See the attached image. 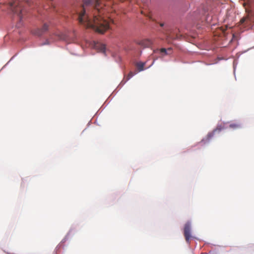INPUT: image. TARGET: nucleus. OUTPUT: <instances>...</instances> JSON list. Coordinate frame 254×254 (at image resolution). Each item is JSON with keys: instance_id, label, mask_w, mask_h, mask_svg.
<instances>
[{"instance_id": "obj_1", "label": "nucleus", "mask_w": 254, "mask_h": 254, "mask_svg": "<svg viewBox=\"0 0 254 254\" xmlns=\"http://www.w3.org/2000/svg\"><path fill=\"white\" fill-rule=\"evenodd\" d=\"M99 0H83V4L76 9V13L80 24L103 33L109 28V23L101 16L104 10Z\"/></svg>"}, {"instance_id": "obj_2", "label": "nucleus", "mask_w": 254, "mask_h": 254, "mask_svg": "<svg viewBox=\"0 0 254 254\" xmlns=\"http://www.w3.org/2000/svg\"><path fill=\"white\" fill-rule=\"evenodd\" d=\"M23 2L30 4V0H15L8 4V8L13 13L16 14L20 19H22L23 13L25 12L23 8Z\"/></svg>"}, {"instance_id": "obj_3", "label": "nucleus", "mask_w": 254, "mask_h": 254, "mask_svg": "<svg viewBox=\"0 0 254 254\" xmlns=\"http://www.w3.org/2000/svg\"><path fill=\"white\" fill-rule=\"evenodd\" d=\"M184 235L185 240L188 243H190V240L192 238L191 235V226L190 223H187L184 227Z\"/></svg>"}, {"instance_id": "obj_4", "label": "nucleus", "mask_w": 254, "mask_h": 254, "mask_svg": "<svg viewBox=\"0 0 254 254\" xmlns=\"http://www.w3.org/2000/svg\"><path fill=\"white\" fill-rule=\"evenodd\" d=\"M48 26L47 24H44L42 28H38L34 30L32 32L33 34L35 35L40 36L44 34L45 32H46L48 30Z\"/></svg>"}, {"instance_id": "obj_5", "label": "nucleus", "mask_w": 254, "mask_h": 254, "mask_svg": "<svg viewBox=\"0 0 254 254\" xmlns=\"http://www.w3.org/2000/svg\"><path fill=\"white\" fill-rule=\"evenodd\" d=\"M152 42L149 39H144L138 43V45L144 47H149L152 45Z\"/></svg>"}, {"instance_id": "obj_6", "label": "nucleus", "mask_w": 254, "mask_h": 254, "mask_svg": "<svg viewBox=\"0 0 254 254\" xmlns=\"http://www.w3.org/2000/svg\"><path fill=\"white\" fill-rule=\"evenodd\" d=\"M160 53H162L164 55H167L170 54L172 52V49L171 48H168L167 49L165 48H161L160 49Z\"/></svg>"}, {"instance_id": "obj_7", "label": "nucleus", "mask_w": 254, "mask_h": 254, "mask_svg": "<svg viewBox=\"0 0 254 254\" xmlns=\"http://www.w3.org/2000/svg\"><path fill=\"white\" fill-rule=\"evenodd\" d=\"M97 48L98 49L99 51L100 52H102L103 53H105L106 52V47L104 44H99L98 45H97Z\"/></svg>"}, {"instance_id": "obj_8", "label": "nucleus", "mask_w": 254, "mask_h": 254, "mask_svg": "<svg viewBox=\"0 0 254 254\" xmlns=\"http://www.w3.org/2000/svg\"><path fill=\"white\" fill-rule=\"evenodd\" d=\"M221 129V128H217L216 129L214 130L212 132L208 133L207 135V139L210 140L214 135L215 132L216 131H217V130L218 131H220Z\"/></svg>"}, {"instance_id": "obj_9", "label": "nucleus", "mask_w": 254, "mask_h": 254, "mask_svg": "<svg viewBox=\"0 0 254 254\" xmlns=\"http://www.w3.org/2000/svg\"><path fill=\"white\" fill-rule=\"evenodd\" d=\"M229 127L233 129H237L241 127V125L239 123H232L229 125Z\"/></svg>"}, {"instance_id": "obj_10", "label": "nucleus", "mask_w": 254, "mask_h": 254, "mask_svg": "<svg viewBox=\"0 0 254 254\" xmlns=\"http://www.w3.org/2000/svg\"><path fill=\"white\" fill-rule=\"evenodd\" d=\"M145 65V64L142 62H139L137 63L136 66L138 68V69L139 71H142L144 69V66Z\"/></svg>"}, {"instance_id": "obj_11", "label": "nucleus", "mask_w": 254, "mask_h": 254, "mask_svg": "<svg viewBox=\"0 0 254 254\" xmlns=\"http://www.w3.org/2000/svg\"><path fill=\"white\" fill-rule=\"evenodd\" d=\"M134 75V73H133L132 72L130 71L128 74L127 77V81L129 80L130 78H131L133 75Z\"/></svg>"}, {"instance_id": "obj_12", "label": "nucleus", "mask_w": 254, "mask_h": 254, "mask_svg": "<svg viewBox=\"0 0 254 254\" xmlns=\"http://www.w3.org/2000/svg\"><path fill=\"white\" fill-rule=\"evenodd\" d=\"M60 247H57L56 248V254H59V250H60Z\"/></svg>"}, {"instance_id": "obj_13", "label": "nucleus", "mask_w": 254, "mask_h": 254, "mask_svg": "<svg viewBox=\"0 0 254 254\" xmlns=\"http://www.w3.org/2000/svg\"><path fill=\"white\" fill-rule=\"evenodd\" d=\"M160 26L163 27L164 26V23H161L160 24Z\"/></svg>"}, {"instance_id": "obj_14", "label": "nucleus", "mask_w": 254, "mask_h": 254, "mask_svg": "<svg viewBox=\"0 0 254 254\" xmlns=\"http://www.w3.org/2000/svg\"><path fill=\"white\" fill-rule=\"evenodd\" d=\"M245 20L244 19H242L241 20V23H243L244 22Z\"/></svg>"}]
</instances>
